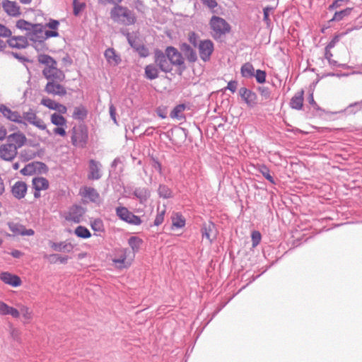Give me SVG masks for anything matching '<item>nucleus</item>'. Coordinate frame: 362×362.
Listing matches in <instances>:
<instances>
[{
	"instance_id": "nucleus-1",
	"label": "nucleus",
	"mask_w": 362,
	"mask_h": 362,
	"mask_svg": "<svg viewBox=\"0 0 362 362\" xmlns=\"http://www.w3.org/2000/svg\"><path fill=\"white\" fill-rule=\"evenodd\" d=\"M26 141L25 136L21 132H15L7 136L6 144L0 146V158L4 160H12L17 155L18 149Z\"/></svg>"
},
{
	"instance_id": "nucleus-2",
	"label": "nucleus",
	"mask_w": 362,
	"mask_h": 362,
	"mask_svg": "<svg viewBox=\"0 0 362 362\" xmlns=\"http://www.w3.org/2000/svg\"><path fill=\"white\" fill-rule=\"evenodd\" d=\"M38 62L45 65L42 74L48 81H63L65 79L64 73L57 68V62L49 55L40 54Z\"/></svg>"
},
{
	"instance_id": "nucleus-3",
	"label": "nucleus",
	"mask_w": 362,
	"mask_h": 362,
	"mask_svg": "<svg viewBox=\"0 0 362 362\" xmlns=\"http://www.w3.org/2000/svg\"><path fill=\"white\" fill-rule=\"evenodd\" d=\"M111 18L118 23L130 25L136 22V16L133 11L122 6H115L110 11Z\"/></svg>"
},
{
	"instance_id": "nucleus-4",
	"label": "nucleus",
	"mask_w": 362,
	"mask_h": 362,
	"mask_svg": "<svg viewBox=\"0 0 362 362\" xmlns=\"http://www.w3.org/2000/svg\"><path fill=\"white\" fill-rule=\"evenodd\" d=\"M209 25L211 28V35L214 40H220L230 30V25L223 18L214 16L211 17Z\"/></svg>"
},
{
	"instance_id": "nucleus-5",
	"label": "nucleus",
	"mask_w": 362,
	"mask_h": 362,
	"mask_svg": "<svg viewBox=\"0 0 362 362\" xmlns=\"http://www.w3.org/2000/svg\"><path fill=\"white\" fill-rule=\"evenodd\" d=\"M88 138V129L85 125L81 124L73 127L71 139L74 146L84 148L87 144Z\"/></svg>"
},
{
	"instance_id": "nucleus-6",
	"label": "nucleus",
	"mask_w": 362,
	"mask_h": 362,
	"mask_svg": "<svg viewBox=\"0 0 362 362\" xmlns=\"http://www.w3.org/2000/svg\"><path fill=\"white\" fill-rule=\"evenodd\" d=\"M116 215L122 221L134 226H139L142 221L139 216L134 215L127 208L118 206L115 209Z\"/></svg>"
},
{
	"instance_id": "nucleus-7",
	"label": "nucleus",
	"mask_w": 362,
	"mask_h": 362,
	"mask_svg": "<svg viewBox=\"0 0 362 362\" xmlns=\"http://www.w3.org/2000/svg\"><path fill=\"white\" fill-rule=\"evenodd\" d=\"M197 48L201 59L204 62H209L214 50L213 42L211 40H199Z\"/></svg>"
},
{
	"instance_id": "nucleus-8",
	"label": "nucleus",
	"mask_w": 362,
	"mask_h": 362,
	"mask_svg": "<svg viewBox=\"0 0 362 362\" xmlns=\"http://www.w3.org/2000/svg\"><path fill=\"white\" fill-rule=\"evenodd\" d=\"M154 62L159 69L164 73H169L173 70L171 63L169 62L165 52L160 49H156L154 52Z\"/></svg>"
},
{
	"instance_id": "nucleus-9",
	"label": "nucleus",
	"mask_w": 362,
	"mask_h": 362,
	"mask_svg": "<svg viewBox=\"0 0 362 362\" xmlns=\"http://www.w3.org/2000/svg\"><path fill=\"white\" fill-rule=\"evenodd\" d=\"M33 28L26 33L28 40L35 43H42L45 42L44 26L42 24H34Z\"/></svg>"
},
{
	"instance_id": "nucleus-10",
	"label": "nucleus",
	"mask_w": 362,
	"mask_h": 362,
	"mask_svg": "<svg viewBox=\"0 0 362 362\" xmlns=\"http://www.w3.org/2000/svg\"><path fill=\"white\" fill-rule=\"evenodd\" d=\"M200 231L202 238L206 239L210 244L216 239V225L211 221L202 223Z\"/></svg>"
},
{
	"instance_id": "nucleus-11",
	"label": "nucleus",
	"mask_w": 362,
	"mask_h": 362,
	"mask_svg": "<svg viewBox=\"0 0 362 362\" xmlns=\"http://www.w3.org/2000/svg\"><path fill=\"white\" fill-rule=\"evenodd\" d=\"M62 81H47L44 90L49 95L54 96H64L66 94V88L61 85Z\"/></svg>"
},
{
	"instance_id": "nucleus-12",
	"label": "nucleus",
	"mask_w": 362,
	"mask_h": 362,
	"mask_svg": "<svg viewBox=\"0 0 362 362\" xmlns=\"http://www.w3.org/2000/svg\"><path fill=\"white\" fill-rule=\"evenodd\" d=\"M239 95L248 107H253L257 104V95L251 90L242 87L239 89Z\"/></svg>"
},
{
	"instance_id": "nucleus-13",
	"label": "nucleus",
	"mask_w": 362,
	"mask_h": 362,
	"mask_svg": "<svg viewBox=\"0 0 362 362\" xmlns=\"http://www.w3.org/2000/svg\"><path fill=\"white\" fill-rule=\"evenodd\" d=\"M23 121H26L30 124L35 126L40 129L44 130L46 129V124L42 121V119L38 118L34 111L30 110L28 112H23Z\"/></svg>"
},
{
	"instance_id": "nucleus-14",
	"label": "nucleus",
	"mask_w": 362,
	"mask_h": 362,
	"mask_svg": "<svg viewBox=\"0 0 362 362\" xmlns=\"http://www.w3.org/2000/svg\"><path fill=\"white\" fill-rule=\"evenodd\" d=\"M165 54L167 55L171 66H180L184 64V59L182 54L174 47H168L165 49Z\"/></svg>"
},
{
	"instance_id": "nucleus-15",
	"label": "nucleus",
	"mask_w": 362,
	"mask_h": 362,
	"mask_svg": "<svg viewBox=\"0 0 362 362\" xmlns=\"http://www.w3.org/2000/svg\"><path fill=\"white\" fill-rule=\"evenodd\" d=\"M0 112L4 117L10 121L25 124V122L23 121V117L21 114L17 111H13L5 105H0Z\"/></svg>"
},
{
	"instance_id": "nucleus-16",
	"label": "nucleus",
	"mask_w": 362,
	"mask_h": 362,
	"mask_svg": "<svg viewBox=\"0 0 362 362\" xmlns=\"http://www.w3.org/2000/svg\"><path fill=\"white\" fill-rule=\"evenodd\" d=\"M84 209L82 206L78 205L72 206L69 211L68 215L66 217L67 221H71L74 223H79L81 221L82 216L84 214Z\"/></svg>"
},
{
	"instance_id": "nucleus-17",
	"label": "nucleus",
	"mask_w": 362,
	"mask_h": 362,
	"mask_svg": "<svg viewBox=\"0 0 362 362\" xmlns=\"http://www.w3.org/2000/svg\"><path fill=\"white\" fill-rule=\"evenodd\" d=\"M101 164L100 162L96 161L93 159L89 161V172L88 174V178L91 180H98L102 177L100 172Z\"/></svg>"
},
{
	"instance_id": "nucleus-18",
	"label": "nucleus",
	"mask_w": 362,
	"mask_h": 362,
	"mask_svg": "<svg viewBox=\"0 0 362 362\" xmlns=\"http://www.w3.org/2000/svg\"><path fill=\"white\" fill-rule=\"evenodd\" d=\"M1 6L8 16L17 17L21 14L20 7L16 1L3 0Z\"/></svg>"
},
{
	"instance_id": "nucleus-19",
	"label": "nucleus",
	"mask_w": 362,
	"mask_h": 362,
	"mask_svg": "<svg viewBox=\"0 0 362 362\" xmlns=\"http://www.w3.org/2000/svg\"><path fill=\"white\" fill-rule=\"evenodd\" d=\"M27 189V185L25 182L17 181L11 188V193L15 198L21 199L25 197Z\"/></svg>"
},
{
	"instance_id": "nucleus-20",
	"label": "nucleus",
	"mask_w": 362,
	"mask_h": 362,
	"mask_svg": "<svg viewBox=\"0 0 362 362\" xmlns=\"http://www.w3.org/2000/svg\"><path fill=\"white\" fill-rule=\"evenodd\" d=\"M0 279L5 284L13 287L19 286L21 284L20 277L9 272H2L0 274Z\"/></svg>"
},
{
	"instance_id": "nucleus-21",
	"label": "nucleus",
	"mask_w": 362,
	"mask_h": 362,
	"mask_svg": "<svg viewBox=\"0 0 362 362\" xmlns=\"http://www.w3.org/2000/svg\"><path fill=\"white\" fill-rule=\"evenodd\" d=\"M7 42L11 47L16 49H24L28 45L26 36L11 37L7 40Z\"/></svg>"
},
{
	"instance_id": "nucleus-22",
	"label": "nucleus",
	"mask_w": 362,
	"mask_h": 362,
	"mask_svg": "<svg viewBox=\"0 0 362 362\" xmlns=\"http://www.w3.org/2000/svg\"><path fill=\"white\" fill-rule=\"evenodd\" d=\"M9 228L11 232L17 235H20L22 236H31L35 234V231L33 229H27L24 226L18 223L10 224Z\"/></svg>"
},
{
	"instance_id": "nucleus-23",
	"label": "nucleus",
	"mask_w": 362,
	"mask_h": 362,
	"mask_svg": "<svg viewBox=\"0 0 362 362\" xmlns=\"http://www.w3.org/2000/svg\"><path fill=\"white\" fill-rule=\"evenodd\" d=\"M49 245L53 250L57 252H71L74 249L73 245L66 241L59 243L49 241Z\"/></svg>"
},
{
	"instance_id": "nucleus-24",
	"label": "nucleus",
	"mask_w": 362,
	"mask_h": 362,
	"mask_svg": "<svg viewBox=\"0 0 362 362\" xmlns=\"http://www.w3.org/2000/svg\"><path fill=\"white\" fill-rule=\"evenodd\" d=\"M304 91L301 90L297 92L291 99L290 107L295 110H301L303 105Z\"/></svg>"
},
{
	"instance_id": "nucleus-25",
	"label": "nucleus",
	"mask_w": 362,
	"mask_h": 362,
	"mask_svg": "<svg viewBox=\"0 0 362 362\" xmlns=\"http://www.w3.org/2000/svg\"><path fill=\"white\" fill-rule=\"evenodd\" d=\"M133 195L136 197L141 204H144L151 196L150 190L146 187H136L133 192Z\"/></svg>"
},
{
	"instance_id": "nucleus-26",
	"label": "nucleus",
	"mask_w": 362,
	"mask_h": 362,
	"mask_svg": "<svg viewBox=\"0 0 362 362\" xmlns=\"http://www.w3.org/2000/svg\"><path fill=\"white\" fill-rule=\"evenodd\" d=\"M32 186L37 191L46 190L49 188V181L43 177H35L32 180Z\"/></svg>"
},
{
	"instance_id": "nucleus-27",
	"label": "nucleus",
	"mask_w": 362,
	"mask_h": 362,
	"mask_svg": "<svg viewBox=\"0 0 362 362\" xmlns=\"http://www.w3.org/2000/svg\"><path fill=\"white\" fill-rule=\"evenodd\" d=\"M180 49L187 60L190 62H194L197 60V55L195 50L187 43H182Z\"/></svg>"
},
{
	"instance_id": "nucleus-28",
	"label": "nucleus",
	"mask_w": 362,
	"mask_h": 362,
	"mask_svg": "<svg viewBox=\"0 0 362 362\" xmlns=\"http://www.w3.org/2000/svg\"><path fill=\"white\" fill-rule=\"evenodd\" d=\"M82 194L84 197L89 199L92 202H97L100 198L99 193L97 190L90 187H84Z\"/></svg>"
},
{
	"instance_id": "nucleus-29",
	"label": "nucleus",
	"mask_w": 362,
	"mask_h": 362,
	"mask_svg": "<svg viewBox=\"0 0 362 362\" xmlns=\"http://www.w3.org/2000/svg\"><path fill=\"white\" fill-rule=\"evenodd\" d=\"M104 55L107 61L110 64L113 63L115 65H117L121 62L119 56L116 54L113 48L107 49L104 53Z\"/></svg>"
},
{
	"instance_id": "nucleus-30",
	"label": "nucleus",
	"mask_w": 362,
	"mask_h": 362,
	"mask_svg": "<svg viewBox=\"0 0 362 362\" xmlns=\"http://www.w3.org/2000/svg\"><path fill=\"white\" fill-rule=\"evenodd\" d=\"M155 64H151L145 67V77L149 80H153L158 77V69Z\"/></svg>"
},
{
	"instance_id": "nucleus-31",
	"label": "nucleus",
	"mask_w": 362,
	"mask_h": 362,
	"mask_svg": "<svg viewBox=\"0 0 362 362\" xmlns=\"http://www.w3.org/2000/svg\"><path fill=\"white\" fill-rule=\"evenodd\" d=\"M0 315L18 317V312L16 308L8 305L3 301H0Z\"/></svg>"
},
{
	"instance_id": "nucleus-32",
	"label": "nucleus",
	"mask_w": 362,
	"mask_h": 362,
	"mask_svg": "<svg viewBox=\"0 0 362 362\" xmlns=\"http://www.w3.org/2000/svg\"><path fill=\"white\" fill-rule=\"evenodd\" d=\"M186 109V105L179 104L176 105L170 112V117L172 118H176L178 120L185 119L183 112Z\"/></svg>"
},
{
	"instance_id": "nucleus-33",
	"label": "nucleus",
	"mask_w": 362,
	"mask_h": 362,
	"mask_svg": "<svg viewBox=\"0 0 362 362\" xmlns=\"http://www.w3.org/2000/svg\"><path fill=\"white\" fill-rule=\"evenodd\" d=\"M87 115V109L83 105H80L74 107L72 117L75 119L83 121L86 119Z\"/></svg>"
},
{
	"instance_id": "nucleus-34",
	"label": "nucleus",
	"mask_w": 362,
	"mask_h": 362,
	"mask_svg": "<svg viewBox=\"0 0 362 362\" xmlns=\"http://www.w3.org/2000/svg\"><path fill=\"white\" fill-rule=\"evenodd\" d=\"M240 73L244 78H252L255 76V69L252 64L247 62L241 66Z\"/></svg>"
},
{
	"instance_id": "nucleus-35",
	"label": "nucleus",
	"mask_w": 362,
	"mask_h": 362,
	"mask_svg": "<svg viewBox=\"0 0 362 362\" xmlns=\"http://www.w3.org/2000/svg\"><path fill=\"white\" fill-rule=\"evenodd\" d=\"M257 170L269 182L274 184L275 181L274 177L270 174V170L264 164H259L257 166Z\"/></svg>"
},
{
	"instance_id": "nucleus-36",
	"label": "nucleus",
	"mask_w": 362,
	"mask_h": 362,
	"mask_svg": "<svg viewBox=\"0 0 362 362\" xmlns=\"http://www.w3.org/2000/svg\"><path fill=\"white\" fill-rule=\"evenodd\" d=\"M185 223H186L185 218L180 213H176L172 217L173 228H182L185 226Z\"/></svg>"
},
{
	"instance_id": "nucleus-37",
	"label": "nucleus",
	"mask_w": 362,
	"mask_h": 362,
	"mask_svg": "<svg viewBox=\"0 0 362 362\" xmlns=\"http://www.w3.org/2000/svg\"><path fill=\"white\" fill-rule=\"evenodd\" d=\"M128 252L127 249H124L121 251V254L119 255L118 257L115 258L113 262L119 268H124L129 266V264H125V260L127 259V253Z\"/></svg>"
},
{
	"instance_id": "nucleus-38",
	"label": "nucleus",
	"mask_w": 362,
	"mask_h": 362,
	"mask_svg": "<svg viewBox=\"0 0 362 362\" xmlns=\"http://www.w3.org/2000/svg\"><path fill=\"white\" fill-rule=\"evenodd\" d=\"M74 234L81 238L87 239L91 236L90 230L85 226H78L74 230Z\"/></svg>"
},
{
	"instance_id": "nucleus-39",
	"label": "nucleus",
	"mask_w": 362,
	"mask_h": 362,
	"mask_svg": "<svg viewBox=\"0 0 362 362\" xmlns=\"http://www.w3.org/2000/svg\"><path fill=\"white\" fill-rule=\"evenodd\" d=\"M339 41V37L338 35L334 36L332 40L325 47V57L327 59H330V57H332V53L331 52V49L334 48L336 44Z\"/></svg>"
},
{
	"instance_id": "nucleus-40",
	"label": "nucleus",
	"mask_w": 362,
	"mask_h": 362,
	"mask_svg": "<svg viewBox=\"0 0 362 362\" xmlns=\"http://www.w3.org/2000/svg\"><path fill=\"white\" fill-rule=\"evenodd\" d=\"M142 242V240L137 236H131L128 240V244L134 252L139 251Z\"/></svg>"
},
{
	"instance_id": "nucleus-41",
	"label": "nucleus",
	"mask_w": 362,
	"mask_h": 362,
	"mask_svg": "<svg viewBox=\"0 0 362 362\" xmlns=\"http://www.w3.org/2000/svg\"><path fill=\"white\" fill-rule=\"evenodd\" d=\"M351 11V8H346L340 11H336L330 21H339L342 20L345 16H348L349 15H350Z\"/></svg>"
},
{
	"instance_id": "nucleus-42",
	"label": "nucleus",
	"mask_w": 362,
	"mask_h": 362,
	"mask_svg": "<svg viewBox=\"0 0 362 362\" xmlns=\"http://www.w3.org/2000/svg\"><path fill=\"white\" fill-rule=\"evenodd\" d=\"M158 194L160 197L168 199L172 197L173 192L171 189L165 185H160L158 189Z\"/></svg>"
},
{
	"instance_id": "nucleus-43",
	"label": "nucleus",
	"mask_w": 362,
	"mask_h": 362,
	"mask_svg": "<svg viewBox=\"0 0 362 362\" xmlns=\"http://www.w3.org/2000/svg\"><path fill=\"white\" fill-rule=\"evenodd\" d=\"M51 122L56 126H64L66 124V119L57 113H53L51 115Z\"/></svg>"
},
{
	"instance_id": "nucleus-44",
	"label": "nucleus",
	"mask_w": 362,
	"mask_h": 362,
	"mask_svg": "<svg viewBox=\"0 0 362 362\" xmlns=\"http://www.w3.org/2000/svg\"><path fill=\"white\" fill-rule=\"evenodd\" d=\"M33 25L23 19L18 20L16 22V27L20 30H26L27 33L33 28Z\"/></svg>"
},
{
	"instance_id": "nucleus-45",
	"label": "nucleus",
	"mask_w": 362,
	"mask_h": 362,
	"mask_svg": "<svg viewBox=\"0 0 362 362\" xmlns=\"http://www.w3.org/2000/svg\"><path fill=\"white\" fill-rule=\"evenodd\" d=\"M16 309L18 312V317L20 315H22L23 317H27L32 313L31 308L24 305H18Z\"/></svg>"
},
{
	"instance_id": "nucleus-46",
	"label": "nucleus",
	"mask_w": 362,
	"mask_h": 362,
	"mask_svg": "<svg viewBox=\"0 0 362 362\" xmlns=\"http://www.w3.org/2000/svg\"><path fill=\"white\" fill-rule=\"evenodd\" d=\"M86 7V4L83 2H80L78 0L73 1V13L75 16H78L79 13L83 10Z\"/></svg>"
},
{
	"instance_id": "nucleus-47",
	"label": "nucleus",
	"mask_w": 362,
	"mask_h": 362,
	"mask_svg": "<svg viewBox=\"0 0 362 362\" xmlns=\"http://www.w3.org/2000/svg\"><path fill=\"white\" fill-rule=\"evenodd\" d=\"M165 214V209H160L159 207L158 208L157 215L154 220L155 226H160L163 222Z\"/></svg>"
},
{
	"instance_id": "nucleus-48",
	"label": "nucleus",
	"mask_w": 362,
	"mask_h": 362,
	"mask_svg": "<svg viewBox=\"0 0 362 362\" xmlns=\"http://www.w3.org/2000/svg\"><path fill=\"white\" fill-rule=\"evenodd\" d=\"M40 103L41 105L47 107V108L54 110L55 108H57V105L58 103L55 102L54 100L49 98H44L42 99Z\"/></svg>"
},
{
	"instance_id": "nucleus-49",
	"label": "nucleus",
	"mask_w": 362,
	"mask_h": 362,
	"mask_svg": "<svg viewBox=\"0 0 362 362\" xmlns=\"http://www.w3.org/2000/svg\"><path fill=\"white\" fill-rule=\"evenodd\" d=\"M35 173V167L33 163H28L23 169L21 170V173L23 175H31Z\"/></svg>"
},
{
	"instance_id": "nucleus-50",
	"label": "nucleus",
	"mask_w": 362,
	"mask_h": 362,
	"mask_svg": "<svg viewBox=\"0 0 362 362\" xmlns=\"http://www.w3.org/2000/svg\"><path fill=\"white\" fill-rule=\"evenodd\" d=\"M134 49L141 57H147L149 55L148 49L144 45H138Z\"/></svg>"
},
{
	"instance_id": "nucleus-51",
	"label": "nucleus",
	"mask_w": 362,
	"mask_h": 362,
	"mask_svg": "<svg viewBox=\"0 0 362 362\" xmlns=\"http://www.w3.org/2000/svg\"><path fill=\"white\" fill-rule=\"evenodd\" d=\"M362 108V100L354 103L349 105L346 108V112L349 113H355Z\"/></svg>"
},
{
	"instance_id": "nucleus-52",
	"label": "nucleus",
	"mask_w": 362,
	"mask_h": 362,
	"mask_svg": "<svg viewBox=\"0 0 362 362\" xmlns=\"http://www.w3.org/2000/svg\"><path fill=\"white\" fill-rule=\"evenodd\" d=\"M251 238H252V247H255L260 243L262 235L259 231L255 230L252 233Z\"/></svg>"
},
{
	"instance_id": "nucleus-53",
	"label": "nucleus",
	"mask_w": 362,
	"mask_h": 362,
	"mask_svg": "<svg viewBox=\"0 0 362 362\" xmlns=\"http://www.w3.org/2000/svg\"><path fill=\"white\" fill-rule=\"evenodd\" d=\"M274 10V8L272 6H266L263 8L264 18L263 21L266 23L267 25L271 23V19L269 18V13Z\"/></svg>"
},
{
	"instance_id": "nucleus-54",
	"label": "nucleus",
	"mask_w": 362,
	"mask_h": 362,
	"mask_svg": "<svg viewBox=\"0 0 362 362\" xmlns=\"http://www.w3.org/2000/svg\"><path fill=\"white\" fill-rule=\"evenodd\" d=\"M254 76L255 77L257 82L259 83H263L266 81V72L264 71H262L260 69L257 70Z\"/></svg>"
},
{
	"instance_id": "nucleus-55",
	"label": "nucleus",
	"mask_w": 362,
	"mask_h": 362,
	"mask_svg": "<svg viewBox=\"0 0 362 362\" xmlns=\"http://www.w3.org/2000/svg\"><path fill=\"white\" fill-rule=\"evenodd\" d=\"M188 40L194 47H198L199 42V36L194 32H191L189 33Z\"/></svg>"
},
{
	"instance_id": "nucleus-56",
	"label": "nucleus",
	"mask_w": 362,
	"mask_h": 362,
	"mask_svg": "<svg viewBox=\"0 0 362 362\" xmlns=\"http://www.w3.org/2000/svg\"><path fill=\"white\" fill-rule=\"evenodd\" d=\"M45 258H57V262H59L61 264H66L69 257L67 256L62 257L59 255L58 254H52V255H45L44 256Z\"/></svg>"
},
{
	"instance_id": "nucleus-57",
	"label": "nucleus",
	"mask_w": 362,
	"mask_h": 362,
	"mask_svg": "<svg viewBox=\"0 0 362 362\" xmlns=\"http://www.w3.org/2000/svg\"><path fill=\"white\" fill-rule=\"evenodd\" d=\"M91 228L95 231H102L103 230V222L100 219H95L91 223Z\"/></svg>"
},
{
	"instance_id": "nucleus-58",
	"label": "nucleus",
	"mask_w": 362,
	"mask_h": 362,
	"mask_svg": "<svg viewBox=\"0 0 362 362\" xmlns=\"http://www.w3.org/2000/svg\"><path fill=\"white\" fill-rule=\"evenodd\" d=\"M59 25V22L57 20L49 19V22L46 23L44 26V29L45 28H49L52 30H57Z\"/></svg>"
},
{
	"instance_id": "nucleus-59",
	"label": "nucleus",
	"mask_w": 362,
	"mask_h": 362,
	"mask_svg": "<svg viewBox=\"0 0 362 362\" xmlns=\"http://www.w3.org/2000/svg\"><path fill=\"white\" fill-rule=\"evenodd\" d=\"M11 34L12 32L10 29L0 23V37H10Z\"/></svg>"
},
{
	"instance_id": "nucleus-60",
	"label": "nucleus",
	"mask_w": 362,
	"mask_h": 362,
	"mask_svg": "<svg viewBox=\"0 0 362 362\" xmlns=\"http://www.w3.org/2000/svg\"><path fill=\"white\" fill-rule=\"evenodd\" d=\"M238 88V81H230L228 83L227 86L225 88V90H229L232 93H235Z\"/></svg>"
},
{
	"instance_id": "nucleus-61",
	"label": "nucleus",
	"mask_w": 362,
	"mask_h": 362,
	"mask_svg": "<svg viewBox=\"0 0 362 362\" xmlns=\"http://www.w3.org/2000/svg\"><path fill=\"white\" fill-rule=\"evenodd\" d=\"M308 101L313 106V107L315 110H316L317 111H319V110L321 111L322 110V109L318 106V105L315 101L313 93H310V95H309V96L308 98Z\"/></svg>"
},
{
	"instance_id": "nucleus-62",
	"label": "nucleus",
	"mask_w": 362,
	"mask_h": 362,
	"mask_svg": "<svg viewBox=\"0 0 362 362\" xmlns=\"http://www.w3.org/2000/svg\"><path fill=\"white\" fill-rule=\"evenodd\" d=\"M109 112H110V115L111 119L113 120L115 124H117V118H116V115H117L116 108L112 104L110 105Z\"/></svg>"
},
{
	"instance_id": "nucleus-63",
	"label": "nucleus",
	"mask_w": 362,
	"mask_h": 362,
	"mask_svg": "<svg viewBox=\"0 0 362 362\" xmlns=\"http://www.w3.org/2000/svg\"><path fill=\"white\" fill-rule=\"evenodd\" d=\"M59 36V33L57 30H45V41L50 37H56Z\"/></svg>"
},
{
	"instance_id": "nucleus-64",
	"label": "nucleus",
	"mask_w": 362,
	"mask_h": 362,
	"mask_svg": "<svg viewBox=\"0 0 362 362\" xmlns=\"http://www.w3.org/2000/svg\"><path fill=\"white\" fill-rule=\"evenodd\" d=\"M202 3L208 6L209 8H214L217 6V2L216 0H201Z\"/></svg>"
}]
</instances>
